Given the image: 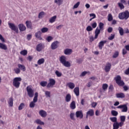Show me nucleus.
I'll return each mask as SVG.
<instances>
[{"label":"nucleus","mask_w":129,"mask_h":129,"mask_svg":"<svg viewBox=\"0 0 129 129\" xmlns=\"http://www.w3.org/2000/svg\"><path fill=\"white\" fill-rule=\"evenodd\" d=\"M59 62L65 67H71V63L67 61V57L65 55H61L59 57Z\"/></svg>","instance_id":"obj_1"},{"label":"nucleus","mask_w":129,"mask_h":129,"mask_svg":"<svg viewBox=\"0 0 129 129\" xmlns=\"http://www.w3.org/2000/svg\"><path fill=\"white\" fill-rule=\"evenodd\" d=\"M21 81H22V78L16 77L13 79V85L16 88H19L21 85Z\"/></svg>","instance_id":"obj_2"},{"label":"nucleus","mask_w":129,"mask_h":129,"mask_svg":"<svg viewBox=\"0 0 129 129\" xmlns=\"http://www.w3.org/2000/svg\"><path fill=\"white\" fill-rule=\"evenodd\" d=\"M118 18L120 20H127L129 18V12L125 11L120 13L118 15Z\"/></svg>","instance_id":"obj_3"},{"label":"nucleus","mask_w":129,"mask_h":129,"mask_svg":"<svg viewBox=\"0 0 129 129\" xmlns=\"http://www.w3.org/2000/svg\"><path fill=\"white\" fill-rule=\"evenodd\" d=\"M114 80L115 81L116 83L118 86H124V82L121 80V77H120V76H117L116 77L114 78Z\"/></svg>","instance_id":"obj_4"},{"label":"nucleus","mask_w":129,"mask_h":129,"mask_svg":"<svg viewBox=\"0 0 129 129\" xmlns=\"http://www.w3.org/2000/svg\"><path fill=\"white\" fill-rule=\"evenodd\" d=\"M8 25L9 28L12 30L14 31V32H16V33H19V29H18V27L15 25L14 23H9Z\"/></svg>","instance_id":"obj_5"},{"label":"nucleus","mask_w":129,"mask_h":129,"mask_svg":"<svg viewBox=\"0 0 129 129\" xmlns=\"http://www.w3.org/2000/svg\"><path fill=\"white\" fill-rule=\"evenodd\" d=\"M124 124V122H121V121L119 123L118 122H115L113 124V129H118L119 127H121Z\"/></svg>","instance_id":"obj_6"},{"label":"nucleus","mask_w":129,"mask_h":129,"mask_svg":"<svg viewBox=\"0 0 129 129\" xmlns=\"http://www.w3.org/2000/svg\"><path fill=\"white\" fill-rule=\"evenodd\" d=\"M26 90L27 91L28 95L30 98H32L34 96V90L32 89L30 86H27L26 88Z\"/></svg>","instance_id":"obj_7"},{"label":"nucleus","mask_w":129,"mask_h":129,"mask_svg":"<svg viewBox=\"0 0 129 129\" xmlns=\"http://www.w3.org/2000/svg\"><path fill=\"white\" fill-rule=\"evenodd\" d=\"M49 82L47 84L46 87L47 88H50V87H53L56 83V81L54 79H49Z\"/></svg>","instance_id":"obj_8"},{"label":"nucleus","mask_w":129,"mask_h":129,"mask_svg":"<svg viewBox=\"0 0 129 129\" xmlns=\"http://www.w3.org/2000/svg\"><path fill=\"white\" fill-rule=\"evenodd\" d=\"M117 108H122L121 112H126L127 111V106L126 105H120L117 107Z\"/></svg>","instance_id":"obj_9"},{"label":"nucleus","mask_w":129,"mask_h":129,"mask_svg":"<svg viewBox=\"0 0 129 129\" xmlns=\"http://www.w3.org/2000/svg\"><path fill=\"white\" fill-rule=\"evenodd\" d=\"M94 115V110L92 109H90L86 113V118H88V116H93Z\"/></svg>","instance_id":"obj_10"},{"label":"nucleus","mask_w":129,"mask_h":129,"mask_svg":"<svg viewBox=\"0 0 129 129\" xmlns=\"http://www.w3.org/2000/svg\"><path fill=\"white\" fill-rule=\"evenodd\" d=\"M58 44H59V42L58 41H54L52 43L51 45V48L52 50H55L58 48Z\"/></svg>","instance_id":"obj_11"},{"label":"nucleus","mask_w":129,"mask_h":129,"mask_svg":"<svg viewBox=\"0 0 129 129\" xmlns=\"http://www.w3.org/2000/svg\"><path fill=\"white\" fill-rule=\"evenodd\" d=\"M44 48H45V46L44 45V44L42 43H39L36 46V51H37L38 52H41V51H42V49H44Z\"/></svg>","instance_id":"obj_12"},{"label":"nucleus","mask_w":129,"mask_h":129,"mask_svg":"<svg viewBox=\"0 0 129 129\" xmlns=\"http://www.w3.org/2000/svg\"><path fill=\"white\" fill-rule=\"evenodd\" d=\"M111 69V63L110 62H107L106 66L105 67V72H109Z\"/></svg>","instance_id":"obj_13"},{"label":"nucleus","mask_w":129,"mask_h":129,"mask_svg":"<svg viewBox=\"0 0 129 129\" xmlns=\"http://www.w3.org/2000/svg\"><path fill=\"white\" fill-rule=\"evenodd\" d=\"M18 28L20 32H24V31H26V30L27 29V28L23 24H20L18 25Z\"/></svg>","instance_id":"obj_14"},{"label":"nucleus","mask_w":129,"mask_h":129,"mask_svg":"<svg viewBox=\"0 0 129 129\" xmlns=\"http://www.w3.org/2000/svg\"><path fill=\"white\" fill-rule=\"evenodd\" d=\"M107 41L106 40H103V41H101L100 42L98 43V47L100 50H102V47L103 46H104V44H106L107 43Z\"/></svg>","instance_id":"obj_15"},{"label":"nucleus","mask_w":129,"mask_h":129,"mask_svg":"<svg viewBox=\"0 0 129 129\" xmlns=\"http://www.w3.org/2000/svg\"><path fill=\"white\" fill-rule=\"evenodd\" d=\"M76 115L77 117H80V118H83V113L82 110L77 111L76 112Z\"/></svg>","instance_id":"obj_16"},{"label":"nucleus","mask_w":129,"mask_h":129,"mask_svg":"<svg viewBox=\"0 0 129 129\" xmlns=\"http://www.w3.org/2000/svg\"><path fill=\"white\" fill-rule=\"evenodd\" d=\"M39 113L42 117H46L47 116V112L45 110H41L39 111Z\"/></svg>","instance_id":"obj_17"},{"label":"nucleus","mask_w":129,"mask_h":129,"mask_svg":"<svg viewBox=\"0 0 129 129\" xmlns=\"http://www.w3.org/2000/svg\"><path fill=\"white\" fill-rule=\"evenodd\" d=\"M100 29H98V27H97L95 31V37H94V39H97V38H98V35H99V34H100Z\"/></svg>","instance_id":"obj_18"},{"label":"nucleus","mask_w":129,"mask_h":129,"mask_svg":"<svg viewBox=\"0 0 129 129\" xmlns=\"http://www.w3.org/2000/svg\"><path fill=\"white\" fill-rule=\"evenodd\" d=\"M72 52H73V50L69 48H67L64 49V53L65 55H71V54H72Z\"/></svg>","instance_id":"obj_19"},{"label":"nucleus","mask_w":129,"mask_h":129,"mask_svg":"<svg viewBox=\"0 0 129 129\" xmlns=\"http://www.w3.org/2000/svg\"><path fill=\"white\" fill-rule=\"evenodd\" d=\"M67 86H68L70 89H74V88H75V84L72 82L68 83Z\"/></svg>","instance_id":"obj_20"},{"label":"nucleus","mask_w":129,"mask_h":129,"mask_svg":"<svg viewBox=\"0 0 129 129\" xmlns=\"http://www.w3.org/2000/svg\"><path fill=\"white\" fill-rule=\"evenodd\" d=\"M41 34H42V33L40 31H37V32L35 33L36 38H37V39H38V40H40L43 39L42 37H41Z\"/></svg>","instance_id":"obj_21"},{"label":"nucleus","mask_w":129,"mask_h":129,"mask_svg":"<svg viewBox=\"0 0 129 129\" xmlns=\"http://www.w3.org/2000/svg\"><path fill=\"white\" fill-rule=\"evenodd\" d=\"M116 97L117 98H124L125 97V95L123 93H119L116 94Z\"/></svg>","instance_id":"obj_22"},{"label":"nucleus","mask_w":129,"mask_h":129,"mask_svg":"<svg viewBox=\"0 0 129 129\" xmlns=\"http://www.w3.org/2000/svg\"><path fill=\"white\" fill-rule=\"evenodd\" d=\"M25 24L28 29H33V27L32 25V22L30 21H27Z\"/></svg>","instance_id":"obj_23"},{"label":"nucleus","mask_w":129,"mask_h":129,"mask_svg":"<svg viewBox=\"0 0 129 129\" xmlns=\"http://www.w3.org/2000/svg\"><path fill=\"white\" fill-rule=\"evenodd\" d=\"M18 67L20 69V70H22V71H23V72H25V71H26V67H25V66L19 63L18 64Z\"/></svg>","instance_id":"obj_24"},{"label":"nucleus","mask_w":129,"mask_h":129,"mask_svg":"<svg viewBox=\"0 0 129 129\" xmlns=\"http://www.w3.org/2000/svg\"><path fill=\"white\" fill-rule=\"evenodd\" d=\"M74 92L76 94V96H79V87H77L74 88Z\"/></svg>","instance_id":"obj_25"},{"label":"nucleus","mask_w":129,"mask_h":129,"mask_svg":"<svg viewBox=\"0 0 129 129\" xmlns=\"http://www.w3.org/2000/svg\"><path fill=\"white\" fill-rule=\"evenodd\" d=\"M70 107L72 109H75L76 108V104L75 103V101H73L71 102Z\"/></svg>","instance_id":"obj_26"},{"label":"nucleus","mask_w":129,"mask_h":129,"mask_svg":"<svg viewBox=\"0 0 129 129\" xmlns=\"http://www.w3.org/2000/svg\"><path fill=\"white\" fill-rule=\"evenodd\" d=\"M8 104L9 106L11 107H13V105H14V100L13 99L12 97L10 98L9 101H8Z\"/></svg>","instance_id":"obj_27"},{"label":"nucleus","mask_w":129,"mask_h":129,"mask_svg":"<svg viewBox=\"0 0 129 129\" xmlns=\"http://www.w3.org/2000/svg\"><path fill=\"white\" fill-rule=\"evenodd\" d=\"M71 100V95L70 94H68L66 96V101L67 102H70Z\"/></svg>","instance_id":"obj_28"},{"label":"nucleus","mask_w":129,"mask_h":129,"mask_svg":"<svg viewBox=\"0 0 129 129\" xmlns=\"http://www.w3.org/2000/svg\"><path fill=\"white\" fill-rule=\"evenodd\" d=\"M44 63H45V59L43 58L39 59L37 61V64L38 65H42V64H44Z\"/></svg>","instance_id":"obj_29"},{"label":"nucleus","mask_w":129,"mask_h":129,"mask_svg":"<svg viewBox=\"0 0 129 129\" xmlns=\"http://www.w3.org/2000/svg\"><path fill=\"white\" fill-rule=\"evenodd\" d=\"M0 49H2L3 50H8V47H7L6 44L0 43Z\"/></svg>","instance_id":"obj_30"},{"label":"nucleus","mask_w":129,"mask_h":129,"mask_svg":"<svg viewBox=\"0 0 129 129\" xmlns=\"http://www.w3.org/2000/svg\"><path fill=\"white\" fill-rule=\"evenodd\" d=\"M99 30L103 31L104 30V24H103L102 22H100L99 24Z\"/></svg>","instance_id":"obj_31"},{"label":"nucleus","mask_w":129,"mask_h":129,"mask_svg":"<svg viewBox=\"0 0 129 129\" xmlns=\"http://www.w3.org/2000/svg\"><path fill=\"white\" fill-rule=\"evenodd\" d=\"M56 19H57L56 16H54L53 17H51L49 19V23H51V24L54 23L55 22V21H56Z\"/></svg>","instance_id":"obj_32"},{"label":"nucleus","mask_w":129,"mask_h":129,"mask_svg":"<svg viewBox=\"0 0 129 129\" xmlns=\"http://www.w3.org/2000/svg\"><path fill=\"white\" fill-rule=\"evenodd\" d=\"M34 122H35L37 124H41V125L44 124V122L42 121L40 119H36Z\"/></svg>","instance_id":"obj_33"},{"label":"nucleus","mask_w":129,"mask_h":129,"mask_svg":"<svg viewBox=\"0 0 129 129\" xmlns=\"http://www.w3.org/2000/svg\"><path fill=\"white\" fill-rule=\"evenodd\" d=\"M47 84H48V83L47 82V81H42L40 83V85L42 87H45L47 86Z\"/></svg>","instance_id":"obj_34"},{"label":"nucleus","mask_w":129,"mask_h":129,"mask_svg":"<svg viewBox=\"0 0 129 129\" xmlns=\"http://www.w3.org/2000/svg\"><path fill=\"white\" fill-rule=\"evenodd\" d=\"M118 30L120 36H123V29L122 27H119Z\"/></svg>","instance_id":"obj_35"},{"label":"nucleus","mask_w":129,"mask_h":129,"mask_svg":"<svg viewBox=\"0 0 129 129\" xmlns=\"http://www.w3.org/2000/svg\"><path fill=\"white\" fill-rule=\"evenodd\" d=\"M55 4H57L58 6H61L63 4V0H55Z\"/></svg>","instance_id":"obj_36"},{"label":"nucleus","mask_w":129,"mask_h":129,"mask_svg":"<svg viewBox=\"0 0 129 129\" xmlns=\"http://www.w3.org/2000/svg\"><path fill=\"white\" fill-rule=\"evenodd\" d=\"M110 120L112 122H117V118L116 117H112L110 118Z\"/></svg>","instance_id":"obj_37"},{"label":"nucleus","mask_w":129,"mask_h":129,"mask_svg":"<svg viewBox=\"0 0 129 129\" xmlns=\"http://www.w3.org/2000/svg\"><path fill=\"white\" fill-rule=\"evenodd\" d=\"M21 55L23 56H26L28 54V50H23L20 52Z\"/></svg>","instance_id":"obj_38"},{"label":"nucleus","mask_w":129,"mask_h":129,"mask_svg":"<svg viewBox=\"0 0 129 129\" xmlns=\"http://www.w3.org/2000/svg\"><path fill=\"white\" fill-rule=\"evenodd\" d=\"M108 88V85L107 84H103L102 85V89L104 91L107 90V88Z\"/></svg>","instance_id":"obj_39"},{"label":"nucleus","mask_w":129,"mask_h":129,"mask_svg":"<svg viewBox=\"0 0 129 129\" xmlns=\"http://www.w3.org/2000/svg\"><path fill=\"white\" fill-rule=\"evenodd\" d=\"M111 113L112 115H113V116H117V115H118V112H117V111L115 110H112L111 111Z\"/></svg>","instance_id":"obj_40"},{"label":"nucleus","mask_w":129,"mask_h":129,"mask_svg":"<svg viewBox=\"0 0 129 129\" xmlns=\"http://www.w3.org/2000/svg\"><path fill=\"white\" fill-rule=\"evenodd\" d=\"M113 20V17H112V15L111 14H109L108 15V22H111Z\"/></svg>","instance_id":"obj_41"},{"label":"nucleus","mask_w":129,"mask_h":129,"mask_svg":"<svg viewBox=\"0 0 129 129\" xmlns=\"http://www.w3.org/2000/svg\"><path fill=\"white\" fill-rule=\"evenodd\" d=\"M24 106H25V104H24V103H21L18 107L19 110H22V109L24 108Z\"/></svg>","instance_id":"obj_42"},{"label":"nucleus","mask_w":129,"mask_h":129,"mask_svg":"<svg viewBox=\"0 0 129 129\" xmlns=\"http://www.w3.org/2000/svg\"><path fill=\"white\" fill-rule=\"evenodd\" d=\"M119 55V52L118 51H116L113 55V58H117Z\"/></svg>","instance_id":"obj_43"},{"label":"nucleus","mask_w":129,"mask_h":129,"mask_svg":"<svg viewBox=\"0 0 129 129\" xmlns=\"http://www.w3.org/2000/svg\"><path fill=\"white\" fill-rule=\"evenodd\" d=\"M44 15H45V12H44L43 11L40 12L38 15L39 19H42V18H43V16H44Z\"/></svg>","instance_id":"obj_44"},{"label":"nucleus","mask_w":129,"mask_h":129,"mask_svg":"<svg viewBox=\"0 0 129 129\" xmlns=\"http://www.w3.org/2000/svg\"><path fill=\"white\" fill-rule=\"evenodd\" d=\"M55 74L57 77H61L62 76V73H60V72L58 71H56Z\"/></svg>","instance_id":"obj_45"},{"label":"nucleus","mask_w":129,"mask_h":129,"mask_svg":"<svg viewBox=\"0 0 129 129\" xmlns=\"http://www.w3.org/2000/svg\"><path fill=\"white\" fill-rule=\"evenodd\" d=\"M48 31H49V29H48L47 27H44L41 29L42 33H47Z\"/></svg>","instance_id":"obj_46"},{"label":"nucleus","mask_w":129,"mask_h":129,"mask_svg":"<svg viewBox=\"0 0 129 129\" xmlns=\"http://www.w3.org/2000/svg\"><path fill=\"white\" fill-rule=\"evenodd\" d=\"M14 71H15L16 74H20V73H21V70H20V69H19V68L14 69Z\"/></svg>","instance_id":"obj_47"},{"label":"nucleus","mask_w":129,"mask_h":129,"mask_svg":"<svg viewBox=\"0 0 129 129\" xmlns=\"http://www.w3.org/2000/svg\"><path fill=\"white\" fill-rule=\"evenodd\" d=\"M120 121L122 122H124V121H125V116L124 115L120 116Z\"/></svg>","instance_id":"obj_48"},{"label":"nucleus","mask_w":129,"mask_h":129,"mask_svg":"<svg viewBox=\"0 0 129 129\" xmlns=\"http://www.w3.org/2000/svg\"><path fill=\"white\" fill-rule=\"evenodd\" d=\"M118 6L119 8H120V10H123V9H124V6H123V4L122 3H118Z\"/></svg>","instance_id":"obj_49"},{"label":"nucleus","mask_w":129,"mask_h":129,"mask_svg":"<svg viewBox=\"0 0 129 129\" xmlns=\"http://www.w3.org/2000/svg\"><path fill=\"white\" fill-rule=\"evenodd\" d=\"M45 96L46 97H51V93L48 91L45 92Z\"/></svg>","instance_id":"obj_50"},{"label":"nucleus","mask_w":129,"mask_h":129,"mask_svg":"<svg viewBox=\"0 0 129 129\" xmlns=\"http://www.w3.org/2000/svg\"><path fill=\"white\" fill-rule=\"evenodd\" d=\"M35 103L34 102L32 101L29 104L30 107L31 108H34V107H35V105H36Z\"/></svg>","instance_id":"obj_51"},{"label":"nucleus","mask_w":129,"mask_h":129,"mask_svg":"<svg viewBox=\"0 0 129 129\" xmlns=\"http://www.w3.org/2000/svg\"><path fill=\"white\" fill-rule=\"evenodd\" d=\"M93 30V28H92L91 26H88L86 28V31H87V32H91Z\"/></svg>","instance_id":"obj_52"},{"label":"nucleus","mask_w":129,"mask_h":129,"mask_svg":"<svg viewBox=\"0 0 129 129\" xmlns=\"http://www.w3.org/2000/svg\"><path fill=\"white\" fill-rule=\"evenodd\" d=\"M46 40L48 42H51V41H52V40H53V37H52V36H48L46 38Z\"/></svg>","instance_id":"obj_53"},{"label":"nucleus","mask_w":129,"mask_h":129,"mask_svg":"<svg viewBox=\"0 0 129 129\" xmlns=\"http://www.w3.org/2000/svg\"><path fill=\"white\" fill-rule=\"evenodd\" d=\"M115 35L114 34H111V36L108 37V40L111 41V40H113L114 39Z\"/></svg>","instance_id":"obj_54"},{"label":"nucleus","mask_w":129,"mask_h":129,"mask_svg":"<svg viewBox=\"0 0 129 129\" xmlns=\"http://www.w3.org/2000/svg\"><path fill=\"white\" fill-rule=\"evenodd\" d=\"M70 117L73 120H75V118H74V113H71L70 115Z\"/></svg>","instance_id":"obj_55"},{"label":"nucleus","mask_w":129,"mask_h":129,"mask_svg":"<svg viewBox=\"0 0 129 129\" xmlns=\"http://www.w3.org/2000/svg\"><path fill=\"white\" fill-rule=\"evenodd\" d=\"M80 5V2H78L74 6V9H77L78 7H79V5Z\"/></svg>","instance_id":"obj_56"},{"label":"nucleus","mask_w":129,"mask_h":129,"mask_svg":"<svg viewBox=\"0 0 129 129\" xmlns=\"http://www.w3.org/2000/svg\"><path fill=\"white\" fill-rule=\"evenodd\" d=\"M91 26L93 29H95V28L97 27V23H96V22H94V23L91 24Z\"/></svg>","instance_id":"obj_57"},{"label":"nucleus","mask_w":129,"mask_h":129,"mask_svg":"<svg viewBox=\"0 0 129 129\" xmlns=\"http://www.w3.org/2000/svg\"><path fill=\"white\" fill-rule=\"evenodd\" d=\"M97 105V103L96 102H93L91 104L92 107H93L94 108H95V107H96Z\"/></svg>","instance_id":"obj_58"},{"label":"nucleus","mask_w":129,"mask_h":129,"mask_svg":"<svg viewBox=\"0 0 129 129\" xmlns=\"http://www.w3.org/2000/svg\"><path fill=\"white\" fill-rule=\"evenodd\" d=\"M88 73V72H86V71L83 72L81 74V76H85Z\"/></svg>","instance_id":"obj_59"},{"label":"nucleus","mask_w":129,"mask_h":129,"mask_svg":"<svg viewBox=\"0 0 129 129\" xmlns=\"http://www.w3.org/2000/svg\"><path fill=\"white\" fill-rule=\"evenodd\" d=\"M89 39H90V42H93L94 41V39H95V38H94L93 36L90 37Z\"/></svg>","instance_id":"obj_60"},{"label":"nucleus","mask_w":129,"mask_h":129,"mask_svg":"<svg viewBox=\"0 0 129 129\" xmlns=\"http://www.w3.org/2000/svg\"><path fill=\"white\" fill-rule=\"evenodd\" d=\"M82 61L83 60L81 58L78 59H77V63H79V64H81V63H82Z\"/></svg>","instance_id":"obj_61"},{"label":"nucleus","mask_w":129,"mask_h":129,"mask_svg":"<svg viewBox=\"0 0 129 129\" xmlns=\"http://www.w3.org/2000/svg\"><path fill=\"white\" fill-rule=\"evenodd\" d=\"M90 17H93L92 19H95L96 18V15L95 14L92 13L90 14Z\"/></svg>","instance_id":"obj_62"},{"label":"nucleus","mask_w":129,"mask_h":129,"mask_svg":"<svg viewBox=\"0 0 129 129\" xmlns=\"http://www.w3.org/2000/svg\"><path fill=\"white\" fill-rule=\"evenodd\" d=\"M123 88L124 89V91H127V90H128V87L126 86H124L123 87Z\"/></svg>","instance_id":"obj_63"},{"label":"nucleus","mask_w":129,"mask_h":129,"mask_svg":"<svg viewBox=\"0 0 129 129\" xmlns=\"http://www.w3.org/2000/svg\"><path fill=\"white\" fill-rule=\"evenodd\" d=\"M108 33H111L112 32V27H109L107 29Z\"/></svg>","instance_id":"obj_64"}]
</instances>
